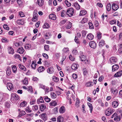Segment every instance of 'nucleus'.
Returning a JSON list of instances; mask_svg holds the SVG:
<instances>
[{
  "instance_id": "nucleus-1",
  "label": "nucleus",
  "mask_w": 122,
  "mask_h": 122,
  "mask_svg": "<svg viewBox=\"0 0 122 122\" xmlns=\"http://www.w3.org/2000/svg\"><path fill=\"white\" fill-rule=\"evenodd\" d=\"M114 112V110L111 108H109L105 111V114L107 116H108L113 113Z\"/></svg>"
},
{
  "instance_id": "nucleus-2",
  "label": "nucleus",
  "mask_w": 122,
  "mask_h": 122,
  "mask_svg": "<svg viewBox=\"0 0 122 122\" xmlns=\"http://www.w3.org/2000/svg\"><path fill=\"white\" fill-rule=\"evenodd\" d=\"M114 118V120L116 121H120V118L117 113H115L112 117V118Z\"/></svg>"
},
{
  "instance_id": "nucleus-3",
  "label": "nucleus",
  "mask_w": 122,
  "mask_h": 122,
  "mask_svg": "<svg viewBox=\"0 0 122 122\" xmlns=\"http://www.w3.org/2000/svg\"><path fill=\"white\" fill-rule=\"evenodd\" d=\"M74 13V10L72 8H70L68 9L67 11V15L70 17L72 16Z\"/></svg>"
},
{
  "instance_id": "nucleus-4",
  "label": "nucleus",
  "mask_w": 122,
  "mask_h": 122,
  "mask_svg": "<svg viewBox=\"0 0 122 122\" xmlns=\"http://www.w3.org/2000/svg\"><path fill=\"white\" fill-rule=\"evenodd\" d=\"M18 96L15 94H13L11 97V99L12 100L16 101L19 99Z\"/></svg>"
},
{
  "instance_id": "nucleus-5",
  "label": "nucleus",
  "mask_w": 122,
  "mask_h": 122,
  "mask_svg": "<svg viewBox=\"0 0 122 122\" xmlns=\"http://www.w3.org/2000/svg\"><path fill=\"white\" fill-rule=\"evenodd\" d=\"M41 118L42 120L45 121L47 119V117L46 116V114L45 113H42L40 115Z\"/></svg>"
},
{
  "instance_id": "nucleus-6",
  "label": "nucleus",
  "mask_w": 122,
  "mask_h": 122,
  "mask_svg": "<svg viewBox=\"0 0 122 122\" xmlns=\"http://www.w3.org/2000/svg\"><path fill=\"white\" fill-rule=\"evenodd\" d=\"M112 9L114 11L117 10L118 8L119 7L116 4L113 3L112 5Z\"/></svg>"
},
{
  "instance_id": "nucleus-7",
  "label": "nucleus",
  "mask_w": 122,
  "mask_h": 122,
  "mask_svg": "<svg viewBox=\"0 0 122 122\" xmlns=\"http://www.w3.org/2000/svg\"><path fill=\"white\" fill-rule=\"evenodd\" d=\"M7 89L9 90H11L13 89V86L11 83H8L7 84Z\"/></svg>"
},
{
  "instance_id": "nucleus-8",
  "label": "nucleus",
  "mask_w": 122,
  "mask_h": 122,
  "mask_svg": "<svg viewBox=\"0 0 122 122\" xmlns=\"http://www.w3.org/2000/svg\"><path fill=\"white\" fill-rule=\"evenodd\" d=\"M89 44L90 46L92 48H95L96 47V44L95 43L94 41H90L89 42Z\"/></svg>"
},
{
  "instance_id": "nucleus-9",
  "label": "nucleus",
  "mask_w": 122,
  "mask_h": 122,
  "mask_svg": "<svg viewBox=\"0 0 122 122\" xmlns=\"http://www.w3.org/2000/svg\"><path fill=\"white\" fill-rule=\"evenodd\" d=\"M110 61L112 64H114L116 63L117 59L115 57H112L110 59Z\"/></svg>"
},
{
  "instance_id": "nucleus-10",
  "label": "nucleus",
  "mask_w": 122,
  "mask_h": 122,
  "mask_svg": "<svg viewBox=\"0 0 122 122\" xmlns=\"http://www.w3.org/2000/svg\"><path fill=\"white\" fill-rule=\"evenodd\" d=\"M54 70L52 67H50L48 68L47 70V72L50 74H51L54 72Z\"/></svg>"
},
{
  "instance_id": "nucleus-11",
  "label": "nucleus",
  "mask_w": 122,
  "mask_h": 122,
  "mask_svg": "<svg viewBox=\"0 0 122 122\" xmlns=\"http://www.w3.org/2000/svg\"><path fill=\"white\" fill-rule=\"evenodd\" d=\"M122 75V71H120L115 73L114 75L115 77H118L121 76Z\"/></svg>"
},
{
  "instance_id": "nucleus-12",
  "label": "nucleus",
  "mask_w": 122,
  "mask_h": 122,
  "mask_svg": "<svg viewBox=\"0 0 122 122\" xmlns=\"http://www.w3.org/2000/svg\"><path fill=\"white\" fill-rule=\"evenodd\" d=\"M6 73L7 76H9L11 74V71L10 67L8 66L7 68Z\"/></svg>"
},
{
  "instance_id": "nucleus-13",
  "label": "nucleus",
  "mask_w": 122,
  "mask_h": 122,
  "mask_svg": "<svg viewBox=\"0 0 122 122\" xmlns=\"http://www.w3.org/2000/svg\"><path fill=\"white\" fill-rule=\"evenodd\" d=\"M65 111V107L64 106L61 107L59 109V112L61 113H64Z\"/></svg>"
},
{
  "instance_id": "nucleus-14",
  "label": "nucleus",
  "mask_w": 122,
  "mask_h": 122,
  "mask_svg": "<svg viewBox=\"0 0 122 122\" xmlns=\"http://www.w3.org/2000/svg\"><path fill=\"white\" fill-rule=\"evenodd\" d=\"M94 36L91 33H89L87 36V37L90 40H92L94 38Z\"/></svg>"
},
{
  "instance_id": "nucleus-15",
  "label": "nucleus",
  "mask_w": 122,
  "mask_h": 122,
  "mask_svg": "<svg viewBox=\"0 0 122 122\" xmlns=\"http://www.w3.org/2000/svg\"><path fill=\"white\" fill-rule=\"evenodd\" d=\"M49 17L50 19L53 20H55L56 19L55 15L54 14H51L50 15Z\"/></svg>"
},
{
  "instance_id": "nucleus-16",
  "label": "nucleus",
  "mask_w": 122,
  "mask_h": 122,
  "mask_svg": "<svg viewBox=\"0 0 122 122\" xmlns=\"http://www.w3.org/2000/svg\"><path fill=\"white\" fill-rule=\"evenodd\" d=\"M37 4L40 6H42L44 4V1L43 0H37Z\"/></svg>"
},
{
  "instance_id": "nucleus-17",
  "label": "nucleus",
  "mask_w": 122,
  "mask_h": 122,
  "mask_svg": "<svg viewBox=\"0 0 122 122\" xmlns=\"http://www.w3.org/2000/svg\"><path fill=\"white\" fill-rule=\"evenodd\" d=\"M24 51V50L22 47L19 48L17 51V52L20 54L23 53Z\"/></svg>"
},
{
  "instance_id": "nucleus-18",
  "label": "nucleus",
  "mask_w": 122,
  "mask_h": 122,
  "mask_svg": "<svg viewBox=\"0 0 122 122\" xmlns=\"http://www.w3.org/2000/svg\"><path fill=\"white\" fill-rule=\"evenodd\" d=\"M51 35L50 33H47L45 35V37L46 39H48L51 37Z\"/></svg>"
},
{
  "instance_id": "nucleus-19",
  "label": "nucleus",
  "mask_w": 122,
  "mask_h": 122,
  "mask_svg": "<svg viewBox=\"0 0 122 122\" xmlns=\"http://www.w3.org/2000/svg\"><path fill=\"white\" fill-rule=\"evenodd\" d=\"M63 118L60 116L58 117L57 121V122H63Z\"/></svg>"
},
{
  "instance_id": "nucleus-20",
  "label": "nucleus",
  "mask_w": 122,
  "mask_h": 122,
  "mask_svg": "<svg viewBox=\"0 0 122 122\" xmlns=\"http://www.w3.org/2000/svg\"><path fill=\"white\" fill-rule=\"evenodd\" d=\"M119 68V66L117 65L116 64L113 66L112 67V71H114L115 70L118 69Z\"/></svg>"
},
{
  "instance_id": "nucleus-21",
  "label": "nucleus",
  "mask_w": 122,
  "mask_h": 122,
  "mask_svg": "<svg viewBox=\"0 0 122 122\" xmlns=\"http://www.w3.org/2000/svg\"><path fill=\"white\" fill-rule=\"evenodd\" d=\"M105 44V41L103 40H102L99 42V46L100 47H102Z\"/></svg>"
},
{
  "instance_id": "nucleus-22",
  "label": "nucleus",
  "mask_w": 122,
  "mask_h": 122,
  "mask_svg": "<svg viewBox=\"0 0 122 122\" xmlns=\"http://www.w3.org/2000/svg\"><path fill=\"white\" fill-rule=\"evenodd\" d=\"M45 69L43 66H41L39 67L38 69V71L40 72H41L44 71Z\"/></svg>"
},
{
  "instance_id": "nucleus-23",
  "label": "nucleus",
  "mask_w": 122,
  "mask_h": 122,
  "mask_svg": "<svg viewBox=\"0 0 122 122\" xmlns=\"http://www.w3.org/2000/svg\"><path fill=\"white\" fill-rule=\"evenodd\" d=\"M20 109H18V110L20 111L19 112V116L20 117H21L23 115H25V112L24 111H20Z\"/></svg>"
},
{
  "instance_id": "nucleus-24",
  "label": "nucleus",
  "mask_w": 122,
  "mask_h": 122,
  "mask_svg": "<svg viewBox=\"0 0 122 122\" xmlns=\"http://www.w3.org/2000/svg\"><path fill=\"white\" fill-rule=\"evenodd\" d=\"M118 103L117 101H114L112 103V106L113 107H116L118 106Z\"/></svg>"
},
{
  "instance_id": "nucleus-25",
  "label": "nucleus",
  "mask_w": 122,
  "mask_h": 122,
  "mask_svg": "<svg viewBox=\"0 0 122 122\" xmlns=\"http://www.w3.org/2000/svg\"><path fill=\"white\" fill-rule=\"evenodd\" d=\"M32 109L34 111H36L38 110V106L37 105H35L32 106Z\"/></svg>"
},
{
  "instance_id": "nucleus-26",
  "label": "nucleus",
  "mask_w": 122,
  "mask_h": 122,
  "mask_svg": "<svg viewBox=\"0 0 122 122\" xmlns=\"http://www.w3.org/2000/svg\"><path fill=\"white\" fill-rule=\"evenodd\" d=\"M93 85V83L92 82L88 81L86 83V86L87 87H90L92 86Z\"/></svg>"
},
{
  "instance_id": "nucleus-27",
  "label": "nucleus",
  "mask_w": 122,
  "mask_h": 122,
  "mask_svg": "<svg viewBox=\"0 0 122 122\" xmlns=\"http://www.w3.org/2000/svg\"><path fill=\"white\" fill-rule=\"evenodd\" d=\"M71 68L73 70H76L78 68L77 65L75 63L73 64L71 66Z\"/></svg>"
},
{
  "instance_id": "nucleus-28",
  "label": "nucleus",
  "mask_w": 122,
  "mask_h": 122,
  "mask_svg": "<svg viewBox=\"0 0 122 122\" xmlns=\"http://www.w3.org/2000/svg\"><path fill=\"white\" fill-rule=\"evenodd\" d=\"M25 111L27 113L31 112L32 111L30 109L29 106L27 107L25 109Z\"/></svg>"
},
{
  "instance_id": "nucleus-29",
  "label": "nucleus",
  "mask_w": 122,
  "mask_h": 122,
  "mask_svg": "<svg viewBox=\"0 0 122 122\" xmlns=\"http://www.w3.org/2000/svg\"><path fill=\"white\" fill-rule=\"evenodd\" d=\"M8 52L9 54H13L14 53V50L12 47L8 48Z\"/></svg>"
},
{
  "instance_id": "nucleus-30",
  "label": "nucleus",
  "mask_w": 122,
  "mask_h": 122,
  "mask_svg": "<svg viewBox=\"0 0 122 122\" xmlns=\"http://www.w3.org/2000/svg\"><path fill=\"white\" fill-rule=\"evenodd\" d=\"M73 6L77 10H79L80 8L79 5L77 3H75L73 4Z\"/></svg>"
},
{
  "instance_id": "nucleus-31",
  "label": "nucleus",
  "mask_w": 122,
  "mask_h": 122,
  "mask_svg": "<svg viewBox=\"0 0 122 122\" xmlns=\"http://www.w3.org/2000/svg\"><path fill=\"white\" fill-rule=\"evenodd\" d=\"M86 13V11L85 10H81L80 12L79 15L80 16H82L85 15Z\"/></svg>"
},
{
  "instance_id": "nucleus-32",
  "label": "nucleus",
  "mask_w": 122,
  "mask_h": 122,
  "mask_svg": "<svg viewBox=\"0 0 122 122\" xmlns=\"http://www.w3.org/2000/svg\"><path fill=\"white\" fill-rule=\"evenodd\" d=\"M88 20V19L87 18H83L81 22V23L84 24L86 23Z\"/></svg>"
},
{
  "instance_id": "nucleus-33",
  "label": "nucleus",
  "mask_w": 122,
  "mask_h": 122,
  "mask_svg": "<svg viewBox=\"0 0 122 122\" xmlns=\"http://www.w3.org/2000/svg\"><path fill=\"white\" fill-rule=\"evenodd\" d=\"M43 102H44V101L42 97H40L39 99H38L37 101V103L38 104L42 103Z\"/></svg>"
},
{
  "instance_id": "nucleus-34",
  "label": "nucleus",
  "mask_w": 122,
  "mask_h": 122,
  "mask_svg": "<svg viewBox=\"0 0 122 122\" xmlns=\"http://www.w3.org/2000/svg\"><path fill=\"white\" fill-rule=\"evenodd\" d=\"M35 61H32V62L31 64V67L33 68L34 69H35L36 68V65H37V64H35Z\"/></svg>"
},
{
  "instance_id": "nucleus-35",
  "label": "nucleus",
  "mask_w": 122,
  "mask_h": 122,
  "mask_svg": "<svg viewBox=\"0 0 122 122\" xmlns=\"http://www.w3.org/2000/svg\"><path fill=\"white\" fill-rule=\"evenodd\" d=\"M11 67L13 72L14 73H15L17 71V68L16 66L14 65H12Z\"/></svg>"
},
{
  "instance_id": "nucleus-36",
  "label": "nucleus",
  "mask_w": 122,
  "mask_h": 122,
  "mask_svg": "<svg viewBox=\"0 0 122 122\" xmlns=\"http://www.w3.org/2000/svg\"><path fill=\"white\" fill-rule=\"evenodd\" d=\"M87 104L90 110V112L91 113L93 109L92 105L91 104L88 102L87 103Z\"/></svg>"
},
{
  "instance_id": "nucleus-37",
  "label": "nucleus",
  "mask_w": 122,
  "mask_h": 122,
  "mask_svg": "<svg viewBox=\"0 0 122 122\" xmlns=\"http://www.w3.org/2000/svg\"><path fill=\"white\" fill-rule=\"evenodd\" d=\"M80 60L82 61H84L86 59V58L85 55H81V56H80Z\"/></svg>"
},
{
  "instance_id": "nucleus-38",
  "label": "nucleus",
  "mask_w": 122,
  "mask_h": 122,
  "mask_svg": "<svg viewBox=\"0 0 122 122\" xmlns=\"http://www.w3.org/2000/svg\"><path fill=\"white\" fill-rule=\"evenodd\" d=\"M19 66L20 68L22 70H23L24 71H25L26 68L25 67L22 65L21 64H19Z\"/></svg>"
},
{
  "instance_id": "nucleus-39",
  "label": "nucleus",
  "mask_w": 122,
  "mask_h": 122,
  "mask_svg": "<svg viewBox=\"0 0 122 122\" xmlns=\"http://www.w3.org/2000/svg\"><path fill=\"white\" fill-rule=\"evenodd\" d=\"M111 9L110 3L108 4L107 5V9L108 11H110Z\"/></svg>"
},
{
  "instance_id": "nucleus-40",
  "label": "nucleus",
  "mask_w": 122,
  "mask_h": 122,
  "mask_svg": "<svg viewBox=\"0 0 122 122\" xmlns=\"http://www.w3.org/2000/svg\"><path fill=\"white\" fill-rule=\"evenodd\" d=\"M50 105L51 106H55L56 105L57 103L55 101H52L50 103Z\"/></svg>"
},
{
  "instance_id": "nucleus-41",
  "label": "nucleus",
  "mask_w": 122,
  "mask_h": 122,
  "mask_svg": "<svg viewBox=\"0 0 122 122\" xmlns=\"http://www.w3.org/2000/svg\"><path fill=\"white\" fill-rule=\"evenodd\" d=\"M51 95L52 98L54 99L56 98V95L54 92H51Z\"/></svg>"
},
{
  "instance_id": "nucleus-42",
  "label": "nucleus",
  "mask_w": 122,
  "mask_h": 122,
  "mask_svg": "<svg viewBox=\"0 0 122 122\" xmlns=\"http://www.w3.org/2000/svg\"><path fill=\"white\" fill-rule=\"evenodd\" d=\"M46 108V106L45 105L42 104L41 105L40 109L41 111H43Z\"/></svg>"
},
{
  "instance_id": "nucleus-43",
  "label": "nucleus",
  "mask_w": 122,
  "mask_h": 122,
  "mask_svg": "<svg viewBox=\"0 0 122 122\" xmlns=\"http://www.w3.org/2000/svg\"><path fill=\"white\" fill-rule=\"evenodd\" d=\"M86 32V31L85 30H83L82 31L81 33L82 34V36L83 37H84L85 36Z\"/></svg>"
},
{
  "instance_id": "nucleus-44",
  "label": "nucleus",
  "mask_w": 122,
  "mask_h": 122,
  "mask_svg": "<svg viewBox=\"0 0 122 122\" xmlns=\"http://www.w3.org/2000/svg\"><path fill=\"white\" fill-rule=\"evenodd\" d=\"M31 47V45L29 44H26L25 46V49H29Z\"/></svg>"
},
{
  "instance_id": "nucleus-45",
  "label": "nucleus",
  "mask_w": 122,
  "mask_h": 122,
  "mask_svg": "<svg viewBox=\"0 0 122 122\" xmlns=\"http://www.w3.org/2000/svg\"><path fill=\"white\" fill-rule=\"evenodd\" d=\"M23 84L25 85L27 84L28 82V80L27 78H25L24 80H23Z\"/></svg>"
},
{
  "instance_id": "nucleus-46",
  "label": "nucleus",
  "mask_w": 122,
  "mask_h": 122,
  "mask_svg": "<svg viewBox=\"0 0 122 122\" xmlns=\"http://www.w3.org/2000/svg\"><path fill=\"white\" fill-rule=\"evenodd\" d=\"M26 104V102L25 101H23L20 104V106L21 107H25Z\"/></svg>"
},
{
  "instance_id": "nucleus-47",
  "label": "nucleus",
  "mask_w": 122,
  "mask_h": 122,
  "mask_svg": "<svg viewBox=\"0 0 122 122\" xmlns=\"http://www.w3.org/2000/svg\"><path fill=\"white\" fill-rule=\"evenodd\" d=\"M102 34L100 32H98L97 33V37L98 39L100 40L101 39L102 37Z\"/></svg>"
},
{
  "instance_id": "nucleus-48",
  "label": "nucleus",
  "mask_w": 122,
  "mask_h": 122,
  "mask_svg": "<svg viewBox=\"0 0 122 122\" xmlns=\"http://www.w3.org/2000/svg\"><path fill=\"white\" fill-rule=\"evenodd\" d=\"M27 90L29 92L31 93H33V90L31 86H30L27 88Z\"/></svg>"
},
{
  "instance_id": "nucleus-49",
  "label": "nucleus",
  "mask_w": 122,
  "mask_h": 122,
  "mask_svg": "<svg viewBox=\"0 0 122 122\" xmlns=\"http://www.w3.org/2000/svg\"><path fill=\"white\" fill-rule=\"evenodd\" d=\"M44 99L45 101L47 102H49L51 101V99L48 98L47 97H45Z\"/></svg>"
},
{
  "instance_id": "nucleus-50",
  "label": "nucleus",
  "mask_w": 122,
  "mask_h": 122,
  "mask_svg": "<svg viewBox=\"0 0 122 122\" xmlns=\"http://www.w3.org/2000/svg\"><path fill=\"white\" fill-rule=\"evenodd\" d=\"M43 27L44 28H48L49 27V24L47 23H45L43 26Z\"/></svg>"
},
{
  "instance_id": "nucleus-51",
  "label": "nucleus",
  "mask_w": 122,
  "mask_h": 122,
  "mask_svg": "<svg viewBox=\"0 0 122 122\" xmlns=\"http://www.w3.org/2000/svg\"><path fill=\"white\" fill-rule=\"evenodd\" d=\"M17 22L19 24L23 25V24L22 20H18L17 21Z\"/></svg>"
},
{
  "instance_id": "nucleus-52",
  "label": "nucleus",
  "mask_w": 122,
  "mask_h": 122,
  "mask_svg": "<svg viewBox=\"0 0 122 122\" xmlns=\"http://www.w3.org/2000/svg\"><path fill=\"white\" fill-rule=\"evenodd\" d=\"M52 79L53 81L55 82H57L59 80L58 78L55 76H53V77Z\"/></svg>"
},
{
  "instance_id": "nucleus-53",
  "label": "nucleus",
  "mask_w": 122,
  "mask_h": 122,
  "mask_svg": "<svg viewBox=\"0 0 122 122\" xmlns=\"http://www.w3.org/2000/svg\"><path fill=\"white\" fill-rule=\"evenodd\" d=\"M89 26V28L90 29H93L94 28V26L92 24L91 22H89L88 23Z\"/></svg>"
},
{
  "instance_id": "nucleus-54",
  "label": "nucleus",
  "mask_w": 122,
  "mask_h": 122,
  "mask_svg": "<svg viewBox=\"0 0 122 122\" xmlns=\"http://www.w3.org/2000/svg\"><path fill=\"white\" fill-rule=\"evenodd\" d=\"M14 58L15 59H18L21 61L20 56L19 54H16L14 55Z\"/></svg>"
},
{
  "instance_id": "nucleus-55",
  "label": "nucleus",
  "mask_w": 122,
  "mask_h": 122,
  "mask_svg": "<svg viewBox=\"0 0 122 122\" xmlns=\"http://www.w3.org/2000/svg\"><path fill=\"white\" fill-rule=\"evenodd\" d=\"M79 101L78 100H76V102L75 104V106H76L77 107H78L79 106Z\"/></svg>"
},
{
  "instance_id": "nucleus-56",
  "label": "nucleus",
  "mask_w": 122,
  "mask_h": 122,
  "mask_svg": "<svg viewBox=\"0 0 122 122\" xmlns=\"http://www.w3.org/2000/svg\"><path fill=\"white\" fill-rule=\"evenodd\" d=\"M3 28L7 30H9V28L8 25L5 24L4 25Z\"/></svg>"
},
{
  "instance_id": "nucleus-57",
  "label": "nucleus",
  "mask_w": 122,
  "mask_h": 122,
  "mask_svg": "<svg viewBox=\"0 0 122 122\" xmlns=\"http://www.w3.org/2000/svg\"><path fill=\"white\" fill-rule=\"evenodd\" d=\"M65 2L66 5L68 6H71V3L69 2L67 0H66L65 1Z\"/></svg>"
},
{
  "instance_id": "nucleus-58",
  "label": "nucleus",
  "mask_w": 122,
  "mask_h": 122,
  "mask_svg": "<svg viewBox=\"0 0 122 122\" xmlns=\"http://www.w3.org/2000/svg\"><path fill=\"white\" fill-rule=\"evenodd\" d=\"M109 23L111 25L115 24L116 23V21L115 20H112L109 22Z\"/></svg>"
},
{
  "instance_id": "nucleus-59",
  "label": "nucleus",
  "mask_w": 122,
  "mask_h": 122,
  "mask_svg": "<svg viewBox=\"0 0 122 122\" xmlns=\"http://www.w3.org/2000/svg\"><path fill=\"white\" fill-rule=\"evenodd\" d=\"M44 49L46 51H48L49 49V46L48 45H46L44 46Z\"/></svg>"
},
{
  "instance_id": "nucleus-60",
  "label": "nucleus",
  "mask_w": 122,
  "mask_h": 122,
  "mask_svg": "<svg viewBox=\"0 0 122 122\" xmlns=\"http://www.w3.org/2000/svg\"><path fill=\"white\" fill-rule=\"evenodd\" d=\"M69 51V49L67 47L64 48L63 50V51L64 53L67 52L68 51Z\"/></svg>"
},
{
  "instance_id": "nucleus-61",
  "label": "nucleus",
  "mask_w": 122,
  "mask_h": 122,
  "mask_svg": "<svg viewBox=\"0 0 122 122\" xmlns=\"http://www.w3.org/2000/svg\"><path fill=\"white\" fill-rule=\"evenodd\" d=\"M36 102L35 99H32L30 102V105H32L34 104Z\"/></svg>"
},
{
  "instance_id": "nucleus-62",
  "label": "nucleus",
  "mask_w": 122,
  "mask_h": 122,
  "mask_svg": "<svg viewBox=\"0 0 122 122\" xmlns=\"http://www.w3.org/2000/svg\"><path fill=\"white\" fill-rule=\"evenodd\" d=\"M72 25V23L69 22L67 26L66 27V28L67 29L70 28L71 27Z\"/></svg>"
},
{
  "instance_id": "nucleus-63",
  "label": "nucleus",
  "mask_w": 122,
  "mask_h": 122,
  "mask_svg": "<svg viewBox=\"0 0 122 122\" xmlns=\"http://www.w3.org/2000/svg\"><path fill=\"white\" fill-rule=\"evenodd\" d=\"M17 2L19 5H22V2L21 0H17Z\"/></svg>"
},
{
  "instance_id": "nucleus-64",
  "label": "nucleus",
  "mask_w": 122,
  "mask_h": 122,
  "mask_svg": "<svg viewBox=\"0 0 122 122\" xmlns=\"http://www.w3.org/2000/svg\"><path fill=\"white\" fill-rule=\"evenodd\" d=\"M39 87L43 89H45V86L44 85H43L42 84H40L39 85Z\"/></svg>"
}]
</instances>
